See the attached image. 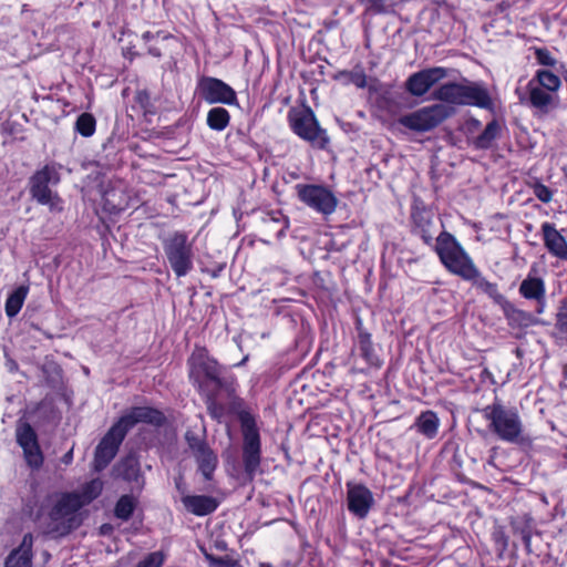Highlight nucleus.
I'll use <instances>...</instances> for the list:
<instances>
[{"mask_svg": "<svg viewBox=\"0 0 567 567\" xmlns=\"http://www.w3.org/2000/svg\"><path fill=\"white\" fill-rule=\"evenodd\" d=\"M481 412L488 421L489 431L499 440L513 444L530 445L532 440L524 435V425L516 408L506 406L495 400Z\"/></svg>", "mask_w": 567, "mask_h": 567, "instance_id": "obj_1", "label": "nucleus"}, {"mask_svg": "<svg viewBox=\"0 0 567 567\" xmlns=\"http://www.w3.org/2000/svg\"><path fill=\"white\" fill-rule=\"evenodd\" d=\"M432 97L445 105H476L487 109L492 105L488 92L478 83L463 79L461 82H447L436 87Z\"/></svg>", "mask_w": 567, "mask_h": 567, "instance_id": "obj_2", "label": "nucleus"}, {"mask_svg": "<svg viewBox=\"0 0 567 567\" xmlns=\"http://www.w3.org/2000/svg\"><path fill=\"white\" fill-rule=\"evenodd\" d=\"M190 378L197 383L198 390L206 396L207 408L213 416H217L216 396L221 390H229L230 383L221 378V368L212 359L194 363Z\"/></svg>", "mask_w": 567, "mask_h": 567, "instance_id": "obj_3", "label": "nucleus"}, {"mask_svg": "<svg viewBox=\"0 0 567 567\" xmlns=\"http://www.w3.org/2000/svg\"><path fill=\"white\" fill-rule=\"evenodd\" d=\"M60 183V174L54 164H48L37 171L29 179L30 195L51 210H61V198L53 187Z\"/></svg>", "mask_w": 567, "mask_h": 567, "instance_id": "obj_4", "label": "nucleus"}, {"mask_svg": "<svg viewBox=\"0 0 567 567\" xmlns=\"http://www.w3.org/2000/svg\"><path fill=\"white\" fill-rule=\"evenodd\" d=\"M435 251L449 271L460 277H466L473 261L457 240L447 231L436 236Z\"/></svg>", "mask_w": 567, "mask_h": 567, "instance_id": "obj_5", "label": "nucleus"}, {"mask_svg": "<svg viewBox=\"0 0 567 567\" xmlns=\"http://www.w3.org/2000/svg\"><path fill=\"white\" fill-rule=\"evenodd\" d=\"M288 120L292 131L312 146L324 148L329 142L327 133L322 130L310 107L291 109Z\"/></svg>", "mask_w": 567, "mask_h": 567, "instance_id": "obj_6", "label": "nucleus"}, {"mask_svg": "<svg viewBox=\"0 0 567 567\" xmlns=\"http://www.w3.org/2000/svg\"><path fill=\"white\" fill-rule=\"evenodd\" d=\"M454 112L453 106L436 103L401 116L399 123L415 132H427L439 126L443 121L452 116Z\"/></svg>", "mask_w": 567, "mask_h": 567, "instance_id": "obj_7", "label": "nucleus"}, {"mask_svg": "<svg viewBox=\"0 0 567 567\" xmlns=\"http://www.w3.org/2000/svg\"><path fill=\"white\" fill-rule=\"evenodd\" d=\"M91 501L92 496L83 499L81 494L78 493L63 494L49 514L51 520L56 524L55 528L62 529V532H70L78 527L80 525L78 512Z\"/></svg>", "mask_w": 567, "mask_h": 567, "instance_id": "obj_8", "label": "nucleus"}, {"mask_svg": "<svg viewBox=\"0 0 567 567\" xmlns=\"http://www.w3.org/2000/svg\"><path fill=\"white\" fill-rule=\"evenodd\" d=\"M166 258L177 277H183L193 268L192 245L183 233H175L164 243Z\"/></svg>", "mask_w": 567, "mask_h": 567, "instance_id": "obj_9", "label": "nucleus"}, {"mask_svg": "<svg viewBox=\"0 0 567 567\" xmlns=\"http://www.w3.org/2000/svg\"><path fill=\"white\" fill-rule=\"evenodd\" d=\"M185 441L190 455L198 465V471L203 474L205 480L210 481L218 464L217 454L207 444L204 434L199 435L193 430H187Z\"/></svg>", "mask_w": 567, "mask_h": 567, "instance_id": "obj_10", "label": "nucleus"}, {"mask_svg": "<svg viewBox=\"0 0 567 567\" xmlns=\"http://www.w3.org/2000/svg\"><path fill=\"white\" fill-rule=\"evenodd\" d=\"M16 441L22 449L28 467L39 471L44 463V455L35 430L28 422L19 421L16 426Z\"/></svg>", "mask_w": 567, "mask_h": 567, "instance_id": "obj_11", "label": "nucleus"}, {"mask_svg": "<svg viewBox=\"0 0 567 567\" xmlns=\"http://www.w3.org/2000/svg\"><path fill=\"white\" fill-rule=\"evenodd\" d=\"M296 190L298 198L303 204L322 215H331L337 208L338 199L327 187L298 184L296 185Z\"/></svg>", "mask_w": 567, "mask_h": 567, "instance_id": "obj_12", "label": "nucleus"}, {"mask_svg": "<svg viewBox=\"0 0 567 567\" xmlns=\"http://www.w3.org/2000/svg\"><path fill=\"white\" fill-rule=\"evenodd\" d=\"M126 433L116 423L107 431L94 452L93 468L103 471L115 457Z\"/></svg>", "mask_w": 567, "mask_h": 567, "instance_id": "obj_13", "label": "nucleus"}, {"mask_svg": "<svg viewBox=\"0 0 567 567\" xmlns=\"http://www.w3.org/2000/svg\"><path fill=\"white\" fill-rule=\"evenodd\" d=\"M261 458L260 436L254 425L245 424L243 443V463L247 478L252 481Z\"/></svg>", "mask_w": 567, "mask_h": 567, "instance_id": "obj_14", "label": "nucleus"}, {"mask_svg": "<svg viewBox=\"0 0 567 567\" xmlns=\"http://www.w3.org/2000/svg\"><path fill=\"white\" fill-rule=\"evenodd\" d=\"M450 75V70L442 66L423 69L411 74L405 82V90L412 96H423L441 80Z\"/></svg>", "mask_w": 567, "mask_h": 567, "instance_id": "obj_15", "label": "nucleus"}, {"mask_svg": "<svg viewBox=\"0 0 567 567\" xmlns=\"http://www.w3.org/2000/svg\"><path fill=\"white\" fill-rule=\"evenodd\" d=\"M198 94L209 104H236V92L219 79L203 76L198 82Z\"/></svg>", "mask_w": 567, "mask_h": 567, "instance_id": "obj_16", "label": "nucleus"}, {"mask_svg": "<svg viewBox=\"0 0 567 567\" xmlns=\"http://www.w3.org/2000/svg\"><path fill=\"white\" fill-rule=\"evenodd\" d=\"M165 415L150 406H135L125 413L116 424L127 434V432L137 423H147L155 426H161L165 423Z\"/></svg>", "mask_w": 567, "mask_h": 567, "instance_id": "obj_17", "label": "nucleus"}, {"mask_svg": "<svg viewBox=\"0 0 567 567\" xmlns=\"http://www.w3.org/2000/svg\"><path fill=\"white\" fill-rule=\"evenodd\" d=\"M527 95L520 94L519 90L516 93L519 96L522 103H528L533 109L537 110L542 114H547L551 110L556 109L559 104L558 94H553L545 89H540L538 85L528 82Z\"/></svg>", "mask_w": 567, "mask_h": 567, "instance_id": "obj_18", "label": "nucleus"}, {"mask_svg": "<svg viewBox=\"0 0 567 567\" xmlns=\"http://www.w3.org/2000/svg\"><path fill=\"white\" fill-rule=\"evenodd\" d=\"M348 509L358 518L368 516L374 504L371 491L362 484H347Z\"/></svg>", "mask_w": 567, "mask_h": 567, "instance_id": "obj_19", "label": "nucleus"}, {"mask_svg": "<svg viewBox=\"0 0 567 567\" xmlns=\"http://www.w3.org/2000/svg\"><path fill=\"white\" fill-rule=\"evenodd\" d=\"M413 218V231L419 235L423 241L431 245L432 241L436 240L443 228V224L435 214L427 209H419L412 214Z\"/></svg>", "mask_w": 567, "mask_h": 567, "instance_id": "obj_20", "label": "nucleus"}, {"mask_svg": "<svg viewBox=\"0 0 567 567\" xmlns=\"http://www.w3.org/2000/svg\"><path fill=\"white\" fill-rule=\"evenodd\" d=\"M519 293L528 300H535L537 303V313L544 311L546 302L545 282L539 277L528 275L519 285Z\"/></svg>", "mask_w": 567, "mask_h": 567, "instance_id": "obj_21", "label": "nucleus"}, {"mask_svg": "<svg viewBox=\"0 0 567 567\" xmlns=\"http://www.w3.org/2000/svg\"><path fill=\"white\" fill-rule=\"evenodd\" d=\"M544 245L547 250L559 259L567 260V241L550 223L542 225Z\"/></svg>", "mask_w": 567, "mask_h": 567, "instance_id": "obj_22", "label": "nucleus"}, {"mask_svg": "<svg viewBox=\"0 0 567 567\" xmlns=\"http://www.w3.org/2000/svg\"><path fill=\"white\" fill-rule=\"evenodd\" d=\"M113 471L117 477H121L130 483H135L138 488H141L144 484V480L141 475L138 458L133 453L122 458L114 466Z\"/></svg>", "mask_w": 567, "mask_h": 567, "instance_id": "obj_23", "label": "nucleus"}, {"mask_svg": "<svg viewBox=\"0 0 567 567\" xmlns=\"http://www.w3.org/2000/svg\"><path fill=\"white\" fill-rule=\"evenodd\" d=\"M33 536L28 533L23 536L20 546L13 549L4 561V567H32Z\"/></svg>", "mask_w": 567, "mask_h": 567, "instance_id": "obj_24", "label": "nucleus"}, {"mask_svg": "<svg viewBox=\"0 0 567 567\" xmlns=\"http://www.w3.org/2000/svg\"><path fill=\"white\" fill-rule=\"evenodd\" d=\"M182 502L188 512L197 516L208 515L218 506V502L214 497L207 495H185L183 496Z\"/></svg>", "mask_w": 567, "mask_h": 567, "instance_id": "obj_25", "label": "nucleus"}, {"mask_svg": "<svg viewBox=\"0 0 567 567\" xmlns=\"http://www.w3.org/2000/svg\"><path fill=\"white\" fill-rule=\"evenodd\" d=\"M464 280L472 281L473 286L477 289L482 290L484 293L489 296L496 302H501L504 297L498 292L497 285L494 282H489L484 278L475 265L471 266L467 270L466 277H462Z\"/></svg>", "mask_w": 567, "mask_h": 567, "instance_id": "obj_26", "label": "nucleus"}, {"mask_svg": "<svg viewBox=\"0 0 567 567\" xmlns=\"http://www.w3.org/2000/svg\"><path fill=\"white\" fill-rule=\"evenodd\" d=\"M529 82L538 85L540 89L549 91L553 94H558V91L561 86L559 76L545 69L537 70Z\"/></svg>", "mask_w": 567, "mask_h": 567, "instance_id": "obj_27", "label": "nucleus"}, {"mask_svg": "<svg viewBox=\"0 0 567 567\" xmlns=\"http://www.w3.org/2000/svg\"><path fill=\"white\" fill-rule=\"evenodd\" d=\"M439 424L436 414L432 411H425L417 416L414 427L427 439H433L437 433Z\"/></svg>", "mask_w": 567, "mask_h": 567, "instance_id": "obj_28", "label": "nucleus"}, {"mask_svg": "<svg viewBox=\"0 0 567 567\" xmlns=\"http://www.w3.org/2000/svg\"><path fill=\"white\" fill-rule=\"evenodd\" d=\"M504 313L508 324L512 327L526 328L535 322V319L530 313L517 309L511 303H506L504 307Z\"/></svg>", "mask_w": 567, "mask_h": 567, "instance_id": "obj_29", "label": "nucleus"}, {"mask_svg": "<svg viewBox=\"0 0 567 567\" xmlns=\"http://www.w3.org/2000/svg\"><path fill=\"white\" fill-rule=\"evenodd\" d=\"M501 133V125L496 120L491 121L484 131L474 140V145L480 150H487L492 147L494 141Z\"/></svg>", "mask_w": 567, "mask_h": 567, "instance_id": "obj_30", "label": "nucleus"}, {"mask_svg": "<svg viewBox=\"0 0 567 567\" xmlns=\"http://www.w3.org/2000/svg\"><path fill=\"white\" fill-rule=\"evenodd\" d=\"M29 288L27 286H19L13 290L6 301V313L9 318L16 317L21 310L27 298Z\"/></svg>", "mask_w": 567, "mask_h": 567, "instance_id": "obj_31", "label": "nucleus"}, {"mask_svg": "<svg viewBox=\"0 0 567 567\" xmlns=\"http://www.w3.org/2000/svg\"><path fill=\"white\" fill-rule=\"evenodd\" d=\"M230 115L224 107L216 106L207 114V125L215 131H223L229 124Z\"/></svg>", "mask_w": 567, "mask_h": 567, "instance_id": "obj_32", "label": "nucleus"}, {"mask_svg": "<svg viewBox=\"0 0 567 567\" xmlns=\"http://www.w3.org/2000/svg\"><path fill=\"white\" fill-rule=\"evenodd\" d=\"M359 349L361 351V355L365 359V361L371 365L379 368L381 365V360L375 354L372 342L370 339V334L361 333L359 336Z\"/></svg>", "mask_w": 567, "mask_h": 567, "instance_id": "obj_33", "label": "nucleus"}, {"mask_svg": "<svg viewBox=\"0 0 567 567\" xmlns=\"http://www.w3.org/2000/svg\"><path fill=\"white\" fill-rule=\"evenodd\" d=\"M136 505L137 502L132 495H123L115 505L114 515L122 520H128Z\"/></svg>", "mask_w": 567, "mask_h": 567, "instance_id": "obj_34", "label": "nucleus"}, {"mask_svg": "<svg viewBox=\"0 0 567 567\" xmlns=\"http://www.w3.org/2000/svg\"><path fill=\"white\" fill-rule=\"evenodd\" d=\"M95 125L96 121L92 114L82 113L75 122V130L82 136L89 137L95 132Z\"/></svg>", "mask_w": 567, "mask_h": 567, "instance_id": "obj_35", "label": "nucleus"}, {"mask_svg": "<svg viewBox=\"0 0 567 567\" xmlns=\"http://www.w3.org/2000/svg\"><path fill=\"white\" fill-rule=\"evenodd\" d=\"M556 328L561 337L567 340V298L561 300V305L557 313Z\"/></svg>", "mask_w": 567, "mask_h": 567, "instance_id": "obj_36", "label": "nucleus"}, {"mask_svg": "<svg viewBox=\"0 0 567 567\" xmlns=\"http://www.w3.org/2000/svg\"><path fill=\"white\" fill-rule=\"evenodd\" d=\"M358 1L365 7L367 11H370L373 13L386 12L385 0H358Z\"/></svg>", "mask_w": 567, "mask_h": 567, "instance_id": "obj_37", "label": "nucleus"}, {"mask_svg": "<svg viewBox=\"0 0 567 567\" xmlns=\"http://www.w3.org/2000/svg\"><path fill=\"white\" fill-rule=\"evenodd\" d=\"M535 56L539 64L545 66H554L556 64V59L551 56L549 51L545 48L536 49Z\"/></svg>", "mask_w": 567, "mask_h": 567, "instance_id": "obj_38", "label": "nucleus"}, {"mask_svg": "<svg viewBox=\"0 0 567 567\" xmlns=\"http://www.w3.org/2000/svg\"><path fill=\"white\" fill-rule=\"evenodd\" d=\"M533 192H534V195L543 203H549L551 200V197H553L551 190L547 186H545L540 183H536L533 186Z\"/></svg>", "mask_w": 567, "mask_h": 567, "instance_id": "obj_39", "label": "nucleus"}, {"mask_svg": "<svg viewBox=\"0 0 567 567\" xmlns=\"http://www.w3.org/2000/svg\"><path fill=\"white\" fill-rule=\"evenodd\" d=\"M163 564V555L161 553H152L145 559L140 561L136 567H161Z\"/></svg>", "mask_w": 567, "mask_h": 567, "instance_id": "obj_40", "label": "nucleus"}, {"mask_svg": "<svg viewBox=\"0 0 567 567\" xmlns=\"http://www.w3.org/2000/svg\"><path fill=\"white\" fill-rule=\"evenodd\" d=\"M206 559L210 563L212 566L216 567H234L236 561L229 557H215L212 554L205 553Z\"/></svg>", "mask_w": 567, "mask_h": 567, "instance_id": "obj_41", "label": "nucleus"}, {"mask_svg": "<svg viewBox=\"0 0 567 567\" xmlns=\"http://www.w3.org/2000/svg\"><path fill=\"white\" fill-rule=\"evenodd\" d=\"M102 484L100 481H92L90 484L86 485L84 493L81 495L83 499L87 496H92V499H94L101 492Z\"/></svg>", "mask_w": 567, "mask_h": 567, "instance_id": "obj_42", "label": "nucleus"}, {"mask_svg": "<svg viewBox=\"0 0 567 567\" xmlns=\"http://www.w3.org/2000/svg\"><path fill=\"white\" fill-rule=\"evenodd\" d=\"M516 533L519 534V536L524 543L526 551L528 554H532L533 553L532 545H530L532 533H530L529 528L524 527V528L517 529Z\"/></svg>", "mask_w": 567, "mask_h": 567, "instance_id": "obj_43", "label": "nucleus"}, {"mask_svg": "<svg viewBox=\"0 0 567 567\" xmlns=\"http://www.w3.org/2000/svg\"><path fill=\"white\" fill-rule=\"evenodd\" d=\"M73 460V447H71L61 458V462L64 463L65 465H69L71 464Z\"/></svg>", "mask_w": 567, "mask_h": 567, "instance_id": "obj_44", "label": "nucleus"}, {"mask_svg": "<svg viewBox=\"0 0 567 567\" xmlns=\"http://www.w3.org/2000/svg\"><path fill=\"white\" fill-rule=\"evenodd\" d=\"M354 83L359 87H364L365 86V75L364 74H360L359 76H357V79L354 80Z\"/></svg>", "mask_w": 567, "mask_h": 567, "instance_id": "obj_45", "label": "nucleus"}, {"mask_svg": "<svg viewBox=\"0 0 567 567\" xmlns=\"http://www.w3.org/2000/svg\"><path fill=\"white\" fill-rule=\"evenodd\" d=\"M111 195H112V192H106L105 195H104V198H105V203L109 204V205H112V207H116L117 205H115L112 199H111Z\"/></svg>", "mask_w": 567, "mask_h": 567, "instance_id": "obj_46", "label": "nucleus"}, {"mask_svg": "<svg viewBox=\"0 0 567 567\" xmlns=\"http://www.w3.org/2000/svg\"><path fill=\"white\" fill-rule=\"evenodd\" d=\"M111 530H112V526L111 525L104 524V525L101 526V532L104 535L107 534Z\"/></svg>", "mask_w": 567, "mask_h": 567, "instance_id": "obj_47", "label": "nucleus"}, {"mask_svg": "<svg viewBox=\"0 0 567 567\" xmlns=\"http://www.w3.org/2000/svg\"><path fill=\"white\" fill-rule=\"evenodd\" d=\"M148 52H150L152 55H154V56H161V52H159V50H158V49H156V48H150V49H148Z\"/></svg>", "mask_w": 567, "mask_h": 567, "instance_id": "obj_48", "label": "nucleus"}, {"mask_svg": "<svg viewBox=\"0 0 567 567\" xmlns=\"http://www.w3.org/2000/svg\"><path fill=\"white\" fill-rule=\"evenodd\" d=\"M153 38H155V34H153V33H152V32H150V31H147V32H145V33L143 34V39H144L145 41H148V40H151V39H153Z\"/></svg>", "mask_w": 567, "mask_h": 567, "instance_id": "obj_49", "label": "nucleus"}, {"mask_svg": "<svg viewBox=\"0 0 567 567\" xmlns=\"http://www.w3.org/2000/svg\"><path fill=\"white\" fill-rule=\"evenodd\" d=\"M176 487H177V489H178V491H181L182 493H184V489L182 488V478H178V480L176 481Z\"/></svg>", "mask_w": 567, "mask_h": 567, "instance_id": "obj_50", "label": "nucleus"}, {"mask_svg": "<svg viewBox=\"0 0 567 567\" xmlns=\"http://www.w3.org/2000/svg\"><path fill=\"white\" fill-rule=\"evenodd\" d=\"M16 367H17L16 363L12 362V364H10V370H13V368H16Z\"/></svg>", "mask_w": 567, "mask_h": 567, "instance_id": "obj_51", "label": "nucleus"}, {"mask_svg": "<svg viewBox=\"0 0 567 567\" xmlns=\"http://www.w3.org/2000/svg\"><path fill=\"white\" fill-rule=\"evenodd\" d=\"M16 367H17L16 363L12 362V364H10V370H13V368H16Z\"/></svg>", "mask_w": 567, "mask_h": 567, "instance_id": "obj_52", "label": "nucleus"}, {"mask_svg": "<svg viewBox=\"0 0 567 567\" xmlns=\"http://www.w3.org/2000/svg\"><path fill=\"white\" fill-rule=\"evenodd\" d=\"M16 367H17L16 363L12 362V364H10V370H13V368H16Z\"/></svg>", "mask_w": 567, "mask_h": 567, "instance_id": "obj_53", "label": "nucleus"}]
</instances>
